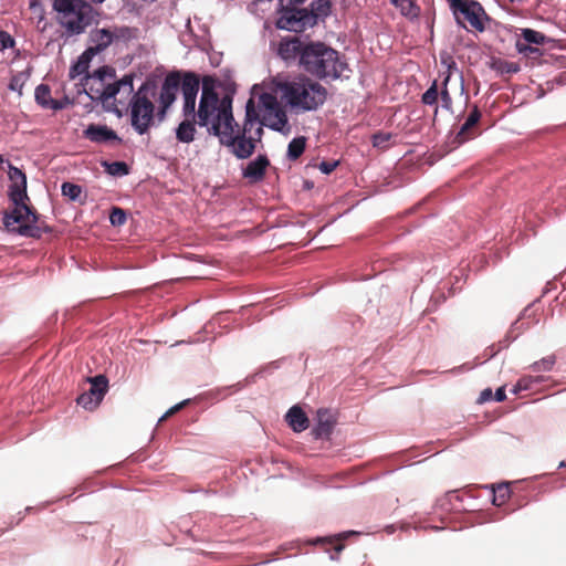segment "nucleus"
<instances>
[{"mask_svg": "<svg viewBox=\"0 0 566 566\" xmlns=\"http://www.w3.org/2000/svg\"><path fill=\"white\" fill-rule=\"evenodd\" d=\"M273 91L295 113L316 111L324 104L327 96L326 88L318 82L305 76L273 80Z\"/></svg>", "mask_w": 566, "mask_h": 566, "instance_id": "nucleus-1", "label": "nucleus"}, {"mask_svg": "<svg viewBox=\"0 0 566 566\" xmlns=\"http://www.w3.org/2000/svg\"><path fill=\"white\" fill-rule=\"evenodd\" d=\"M263 134L254 99L249 98L243 123L240 125L234 120L219 143L229 148L238 159H248L254 154L258 145L262 144Z\"/></svg>", "mask_w": 566, "mask_h": 566, "instance_id": "nucleus-2", "label": "nucleus"}, {"mask_svg": "<svg viewBox=\"0 0 566 566\" xmlns=\"http://www.w3.org/2000/svg\"><path fill=\"white\" fill-rule=\"evenodd\" d=\"M9 197L14 203V209L3 217L6 228L23 237L39 239L43 232H50L51 228L40 220L36 211L27 205V182H11Z\"/></svg>", "mask_w": 566, "mask_h": 566, "instance_id": "nucleus-3", "label": "nucleus"}, {"mask_svg": "<svg viewBox=\"0 0 566 566\" xmlns=\"http://www.w3.org/2000/svg\"><path fill=\"white\" fill-rule=\"evenodd\" d=\"M197 118L200 127H206L209 135L220 139L234 122L232 97L229 95L220 97L212 87L205 84L199 101Z\"/></svg>", "mask_w": 566, "mask_h": 566, "instance_id": "nucleus-4", "label": "nucleus"}, {"mask_svg": "<svg viewBox=\"0 0 566 566\" xmlns=\"http://www.w3.org/2000/svg\"><path fill=\"white\" fill-rule=\"evenodd\" d=\"M300 65L305 72L318 78L349 77L345 74L349 72L347 64L339 59L338 52L322 42L305 44Z\"/></svg>", "mask_w": 566, "mask_h": 566, "instance_id": "nucleus-5", "label": "nucleus"}, {"mask_svg": "<svg viewBox=\"0 0 566 566\" xmlns=\"http://www.w3.org/2000/svg\"><path fill=\"white\" fill-rule=\"evenodd\" d=\"M52 8L67 36L82 34L92 22V7L85 0H53Z\"/></svg>", "mask_w": 566, "mask_h": 566, "instance_id": "nucleus-6", "label": "nucleus"}, {"mask_svg": "<svg viewBox=\"0 0 566 566\" xmlns=\"http://www.w3.org/2000/svg\"><path fill=\"white\" fill-rule=\"evenodd\" d=\"M91 80L88 75L84 76L82 85L86 94L93 101L107 103L109 99L114 98L119 104L124 105L125 101L128 99L134 92V76L132 74H126L115 82Z\"/></svg>", "mask_w": 566, "mask_h": 566, "instance_id": "nucleus-7", "label": "nucleus"}, {"mask_svg": "<svg viewBox=\"0 0 566 566\" xmlns=\"http://www.w3.org/2000/svg\"><path fill=\"white\" fill-rule=\"evenodd\" d=\"M275 92H264L259 96L256 111L260 124L276 132H283L287 127V115L280 104Z\"/></svg>", "mask_w": 566, "mask_h": 566, "instance_id": "nucleus-8", "label": "nucleus"}, {"mask_svg": "<svg viewBox=\"0 0 566 566\" xmlns=\"http://www.w3.org/2000/svg\"><path fill=\"white\" fill-rule=\"evenodd\" d=\"M142 88L137 93L129 96L130 98V123L134 129L143 135L146 134L154 124L155 105L145 95L142 94Z\"/></svg>", "mask_w": 566, "mask_h": 566, "instance_id": "nucleus-9", "label": "nucleus"}, {"mask_svg": "<svg viewBox=\"0 0 566 566\" xmlns=\"http://www.w3.org/2000/svg\"><path fill=\"white\" fill-rule=\"evenodd\" d=\"M458 23L465 27L460 19V14L469 22L472 30L483 32L485 23L490 20L480 2L474 0H448Z\"/></svg>", "mask_w": 566, "mask_h": 566, "instance_id": "nucleus-10", "label": "nucleus"}, {"mask_svg": "<svg viewBox=\"0 0 566 566\" xmlns=\"http://www.w3.org/2000/svg\"><path fill=\"white\" fill-rule=\"evenodd\" d=\"M314 24V17L306 9L283 7V11L276 21L279 29L302 32L307 25Z\"/></svg>", "mask_w": 566, "mask_h": 566, "instance_id": "nucleus-11", "label": "nucleus"}, {"mask_svg": "<svg viewBox=\"0 0 566 566\" xmlns=\"http://www.w3.org/2000/svg\"><path fill=\"white\" fill-rule=\"evenodd\" d=\"M91 387L88 391L83 392L76 399L77 405L86 410H94L103 400L108 389V380L104 375H97L88 378Z\"/></svg>", "mask_w": 566, "mask_h": 566, "instance_id": "nucleus-12", "label": "nucleus"}, {"mask_svg": "<svg viewBox=\"0 0 566 566\" xmlns=\"http://www.w3.org/2000/svg\"><path fill=\"white\" fill-rule=\"evenodd\" d=\"M180 83L181 74L179 72H171L165 77L159 95V103L161 105L163 113H165L166 109L176 101Z\"/></svg>", "mask_w": 566, "mask_h": 566, "instance_id": "nucleus-13", "label": "nucleus"}, {"mask_svg": "<svg viewBox=\"0 0 566 566\" xmlns=\"http://www.w3.org/2000/svg\"><path fill=\"white\" fill-rule=\"evenodd\" d=\"M34 97L36 103L45 109L60 111L71 104V101L67 96L62 99L52 98L51 88L46 84H40L35 88Z\"/></svg>", "mask_w": 566, "mask_h": 566, "instance_id": "nucleus-14", "label": "nucleus"}, {"mask_svg": "<svg viewBox=\"0 0 566 566\" xmlns=\"http://www.w3.org/2000/svg\"><path fill=\"white\" fill-rule=\"evenodd\" d=\"M270 166V160L266 155H259L255 159L251 160L243 169V177L251 184L263 180L266 169Z\"/></svg>", "mask_w": 566, "mask_h": 566, "instance_id": "nucleus-15", "label": "nucleus"}, {"mask_svg": "<svg viewBox=\"0 0 566 566\" xmlns=\"http://www.w3.org/2000/svg\"><path fill=\"white\" fill-rule=\"evenodd\" d=\"M85 138L90 139L93 143L103 144L108 142H117L120 143L122 139L117 136V134L107 127L106 125H96L91 124L84 130Z\"/></svg>", "mask_w": 566, "mask_h": 566, "instance_id": "nucleus-16", "label": "nucleus"}, {"mask_svg": "<svg viewBox=\"0 0 566 566\" xmlns=\"http://www.w3.org/2000/svg\"><path fill=\"white\" fill-rule=\"evenodd\" d=\"M481 118V112L476 105H474L468 115L465 122L461 126L460 130L455 136V142L458 144H463L475 136V126Z\"/></svg>", "mask_w": 566, "mask_h": 566, "instance_id": "nucleus-17", "label": "nucleus"}, {"mask_svg": "<svg viewBox=\"0 0 566 566\" xmlns=\"http://www.w3.org/2000/svg\"><path fill=\"white\" fill-rule=\"evenodd\" d=\"M304 46L297 36L286 38L280 42L277 53L285 61L294 60L296 56L301 57Z\"/></svg>", "mask_w": 566, "mask_h": 566, "instance_id": "nucleus-18", "label": "nucleus"}, {"mask_svg": "<svg viewBox=\"0 0 566 566\" xmlns=\"http://www.w3.org/2000/svg\"><path fill=\"white\" fill-rule=\"evenodd\" d=\"M184 120L179 123L176 128V139L182 144H190L196 137V124H198L197 117L184 116Z\"/></svg>", "mask_w": 566, "mask_h": 566, "instance_id": "nucleus-19", "label": "nucleus"}, {"mask_svg": "<svg viewBox=\"0 0 566 566\" xmlns=\"http://www.w3.org/2000/svg\"><path fill=\"white\" fill-rule=\"evenodd\" d=\"M286 421L295 432H302L308 427V418L298 406H293L287 411Z\"/></svg>", "mask_w": 566, "mask_h": 566, "instance_id": "nucleus-20", "label": "nucleus"}, {"mask_svg": "<svg viewBox=\"0 0 566 566\" xmlns=\"http://www.w3.org/2000/svg\"><path fill=\"white\" fill-rule=\"evenodd\" d=\"M94 54L95 50L90 48L78 56L77 61L70 67L69 75L71 80H74L80 75H90L87 71Z\"/></svg>", "mask_w": 566, "mask_h": 566, "instance_id": "nucleus-21", "label": "nucleus"}, {"mask_svg": "<svg viewBox=\"0 0 566 566\" xmlns=\"http://www.w3.org/2000/svg\"><path fill=\"white\" fill-rule=\"evenodd\" d=\"M200 86L199 76L192 72H186L181 76V92L182 96H196L198 95Z\"/></svg>", "mask_w": 566, "mask_h": 566, "instance_id": "nucleus-22", "label": "nucleus"}, {"mask_svg": "<svg viewBox=\"0 0 566 566\" xmlns=\"http://www.w3.org/2000/svg\"><path fill=\"white\" fill-rule=\"evenodd\" d=\"M314 543L321 544L327 552H333L331 554L332 559H336L345 547L339 537L316 538Z\"/></svg>", "mask_w": 566, "mask_h": 566, "instance_id": "nucleus-23", "label": "nucleus"}, {"mask_svg": "<svg viewBox=\"0 0 566 566\" xmlns=\"http://www.w3.org/2000/svg\"><path fill=\"white\" fill-rule=\"evenodd\" d=\"M493 499L492 503L495 506L504 505L511 497V484L500 483L496 486H492Z\"/></svg>", "mask_w": 566, "mask_h": 566, "instance_id": "nucleus-24", "label": "nucleus"}, {"mask_svg": "<svg viewBox=\"0 0 566 566\" xmlns=\"http://www.w3.org/2000/svg\"><path fill=\"white\" fill-rule=\"evenodd\" d=\"M305 137L293 138L287 146V158L290 160L298 159L305 150Z\"/></svg>", "mask_w": 566, "mask_h": 566, "instance_id": "nucleus-25", "label": "nucleus"}, {"mask_svg": "<svg viewBox=\"0 0 566 566\" xmlns=\"http://www.w3.org/2000/svg\"><path fill=\"white\" fill-rule=\"evenodd\" d=\"M542 381V377L538 376H523L513 386L512 392L517 395L521 391L532 390L535 384Z\"/></svg>", "mask_w": 566, "mask_h": 566, "instance_id": "nucleus-26", "label": "nucleus"}, {"mask_svg": "<svg viewBox=\"0 0 566 566\" xmlns=\"http://www.w3.org/2000/svg\"><path fill=\"white\" fill-rule=\"evenodd\" d=\"M491 69L500 74H512L518 72L520 70L516 63L509 62L502 59H494L491 63Z\"/></svg>", "mask_w": 566, "mask_h": 566, "instance_id": "nucleus-27", "label": "nucleus"}, {"mask_svg": "<svg viewBox=\"0 0 566 566\" xmlns=\"http://www.w3.org/2000/svg\"><path fill=\"white\" fill-rule=\"evenodd\" d=\"M91 81H102V82H109L111 80H114L116 77V71L112 66H102L94 71L93 74L88 75Z\"/></svg>", "mask_w": 566, "mask_h": 566, "instance_id": "nucleus-28", "label": "nucleus"}, {"mask_svg": "<svg viewBox=\"0 0 566 566\" xmlns=\"http://www.w3.org/2000/svg\"><path fill=\"white\" fill-rule=\"evenodd\" d=\"M392 137L394 135L391 133L378 132L371 136L373 146L377 149L385 150L389 148Z\"/></svg>", "mask_w": 566, "mask_h": 566, "instance_id": "nucleus-29", "label": "nucleus"}, {"mask_svg": "<svg viewBox=\"0 0 566 566\" xmlns=\"http://www.w3.org/2000/svg\"><path fill=\"white\" fill-rule=\"evenodd\" d=\"M521 35L527 43L537 45H543L546 40V36L543 33L533 29H523Z\"/></svg>", "mask_w": 566, "mask_h": 566, "instance_id": "nucleus-30", "label": "nucleus"}, {"mask_svg": "<svg viewBox=\"0 0 566 566\" xmlns=\"http://www.w3.org/2000/svg\"><path fill=\"white\" fill-rule=\"evenodd\" d=\"M329 11V0H317L316 2L311 3V11H308L314 17V22L316 18L327 15Z\"/></svg>", "mask_w": 566, "mask_h": 566, "instance_id": "nucleus-31", "label": "nucleus"}, {"mask_svg": "<svg viewBox=\"0 0 566 566\" xmlns=\"http://www.w3.org/2000/svg\"><path fill=\"white\" fill-rule=\"evenodd\" d=\"M61 190H62V195L64 197H67L69 199L73 200V201L77 200L82 193L81 186L72 184V182H63Z\"/></svg>", "mask_w": 566, "mask_h": 566, "instance_id": "nucleus-32", "label": "nucleus"}, {"mask_svg": "<svg viewBox=\"0 0 566 566\" xmlns=\"http://www.w3.org/2000/svg\"><path fill=\"white\" fill-rule=\"evenodd\" d=\"M556 363V356L555 355H548L544 358H542L538 361H535L532 365V368L534 371H549L553 369L554 365Z\"/></svg>", "mask_w": 566, "mask_h": 566, "instance_id": "nucleus-33", "label": "nucleus"}, {"mask_svg": "<svg viewBox=\"0 0 566 566\" xmlns=\"http://www.w3.org/2000/svg\"><path fill=\"white\" fill-rule=\"evenodd\" d=\"M439 92L437 81L422 94L421 101L426 105H436L438 102Z\"/></svg>", "mask_w": 566, "mask_h": 566, "instance_id": "nucleus-34", "label": "nucleus"}, {"mask_svg": "<svg viewBox=\"0 0 566 566\" xmlns=\"http://www.w3.org/2000/svg\"><path fill=\"white\" fill-rule=\"evenodd\" d=\"M106 170L109 175L113 176H125L129 172L128 166L124 161H113L111 164H106Z\"/></svg>", "mask_w": 566, "mask_h": 566, "instance_id": "nucleus-35", "label": "nucleus"}, {"mask_svg": "<svg viewBox=\"0 0 566 566\" xmlns=\"http://www.w3.org/2000/svg\"><path fill=\"white\" fill-rule=\"evenodd\" d=\"M391 2L401 10L403 15H417V8L412 0H391Z\"/></svg>", "mask_w": 566, "mask_h": 566, "instance_id": "nucleus-36", "label": "nucleus"}, {"mask_svg": "<svg viewBox=\"0 0 566 566\" xmlns=\"http://www.w3.org/2000/svg\"><path fill=\"white\" fill-rule=\"evenodd\" d=\"M196 96H184L182 115L187 117H197Z\"/></svg>", "mask_w": 566, "mask_h": 566, "instance_id": "nucleus-37", "label": "nucleus"}, {"mask_svg": "<svg viewBox=\"0 0 566 566\" xmlns=\"http://www.w3.org/2000/svg\"><path fill=\"white\" fill-rule=\"evenodd\" d=\"M127 217L122 208L114 207L109 214V221L113 226H122L126 222Z\"/></svg>", "mask_w": 566, "mask_h": 566, "instance_id": "nucleus-38", "label": "nucleus"}, {"mask_svg": "<svg viewBox=\"0 0 566 566\" xmlns=\"http://www.w3.org/2000/svg\"><path fill=\"white\" fill-rule=\"evenodd\" d=\"M97 41H98V44H97L98 49L106 48L113 41L112 32L106 30V29L99 30L98 33H97Z\"/></svg>", "mask_w": 566, "mask_h": 566, "instance_id": "nucleus-39", "label": "nucleus"}, {"mask_svg": "<svg viewBox=\"0 0 566 566\" xmlns=\"http://www.w3.org/2000/svg\"><path fill=\"white\" fill-rule=\"evenodd\" d=\"M9 178L11 182H27L25 174L12 165H9Z\"/></svg>", "mask_w": 566, "mask_h": 566, "instance_id": "nucleus-40", "label": "nucleus"}, {"mask_svg": "<svg viewBox=\"0 0 566 566\" xmlns=\"http://www.w3.org/2000/svg\"><path fill=\"white\" fill-rule=\"evenodd\" d=\"M15 44L14 39L7 32L0 31V51H4L7 49L13 48Z\"/></svg>", "mask_w": 566, "mask_h": 566, "instance_id": "nucleus-41", "label": "nucleus"}, {"mask_svg": "<svg viewBox=\"0 0 566 566\" xmlns=\"http://www.w3.org/2000/svg\"><path fill=\"white\" fill-rule=\"evenodd\" d=\"M319 423L315 429V433L317 437L327 436L331 432V423L328 421L322 420V413L318 412Z\"/></svg>", "mask_w": 566, "mask_h": 566, "instance_id": "nucleus-42", "label": "nucleus"}, {"mask_svg": "<svg viewBox=\"0 0 566 566\" xmlns=\"http://www.w3.org/2000/svg\"><path fill=\"white\" fill-rule=\"evenodd\" d=\"M188 403V400H185L180 403H177L176 406L171 407L161 418H160V421H164L166 420L167 418H169L170 416L175 415L176 412H178L180 409H182Z\"/></svg>", "mask_w": 566, "mask_h": 566, "instance_id": "nucleus-43", "label": "nucleus"}, {"mask_svg": "<svg viewBox=\"0 0 566 566\" xmlns=\"http://www.w3.org/2000/svg\"><path fill=\"white\" fill-rule=\"evenodd\" d=\"M493 398H494V396H493L492 389L485 388L484 390L481 391L478 402L483 403Z\"/></svg>", "mask_w": 566, "mask_h": 566, "instance_id": "nucleus-44", "label": "nucleus"}, {"mask_svg": "<svg viewBox=\"0 0 566 566\" xmlns=\"http://www.w3.org/2000/svg\"><path fill=\"white\" fill-rule=\"evenodd\" d=\"M441 102L443 107L450 108L452 99L446 87L441 91Z\"/></svg>", "mask_w": 566, "mask_h": 566, "instance_id": "nucleus-45", "label": "nucleus"}, {"mask_svg": "<svg viewBox=\"0 0 566 566\" xmlns=\"http://www.w3.org/2000/svg\"><path fill=\"white\" fill-rule=\"evenodd\" d=\"M336 165H337V163L322 161L321 165H319V169L324 174H331L335 169Z\"/></svg>", "mask_w": 566, "mask_h": 566, "instance_id": "nucleus-46", "label": "nucleus"}, {"mask_svg": "<svg viewBox=\"0 0 566 566\" xmlns=\"http://www.w3.org/2000/svg\"><path fill=\"white\" fill-rule=\"evenodd\" d=\"M493 396H494V400H496V401H504L505 398H506L505 387L497 388Z\"/></svg>", "mask_w": 566, "mask_h": 566, "instance_id": "nucleus-47", "label": "nucleus"}, {"mask_svg": "<svg viewBox=\"0 0 566 566\" xmlns=\"http://www.w3.org/2000/svg\"><path fill=\"white\" fill-rule=\"evenodd\" d=\"M305 0H283L281 2L282 7H294L297 8L300 4H303Z\"/></svg>", "mask_w": 566, "mask_h": 566, "instance_id": "nucleus-48", "label": "nucleus"}, {"mask_svg": "<svg viewBox=\"0 0 566 566\" xmlns=\"http://www.w3.org/2000/svg\"><path fill=\"white\" fill-rule=\"evenodd\" d=\"M367 82H368V80L366 77H363L361 81H360L361 85L369 86V83H367Z\"/></svg>", "mask_w": 566, "mask_h": 566, "instance_id": "nucleus-49", "label": "nucleus"}, {"mask_svg": "<svg viewBox=\"0 0 566 566\" xmlns=\"http://www.w3.org/2000/svg\"><path fill=\"white\" fill-rule=\"evenodd\" d=\"M450 80V74H448L443 81L444 86H447L448 82Z\"/></svg>", "mask_w": 566, "mask_h": 566, "instance_id": "nucleus-50", "label": "nucleus"}, {"mask_svg": "<svg viewBox=\"0 0 566 566\" xmlns=\"http://www.w3.org/2000/svg\"><path fill=\"white\" fill-rule=\"evenodd\" d=\"M558 468H566V462L565 461H562L558 465Z\"/></svg>", "mask_w": 566, "mask_h": 566, "instance_id": "nucleus-51", "label": "nucleus"}, {"mask_svg": "<svg viewBox=\"0 0 566 566\" xmlns=\"http://www.w3.org/2000/svg\"><path fill=\"white\" fill-rule=\"evenodd\" d=\"M95 3H102L104 0H92Z\"/></svg>", "mask_w": 566, "mask_h": 566, "instance_id": "nucleus-52", "label": "nucleus"}, {"mask_svg": "<svg viewBox=\"0 0 566 566\" xmlns=\"http://www.w3.org/2000/svg\"><path fill=\"white\" fill-rule=\"evenodd\" d=\"M280 1L282 2L283 0H280Z\"/></svg>", "mask_w": 566, "mask_h": 566, "instance_id": "nucleus-53", "label": "nucleus"}]
</instances>
